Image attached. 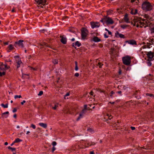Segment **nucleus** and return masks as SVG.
Returning a JSON list of instances; mask_svg holds the SVG:
<instances>
[{
	"instance_id": "f257e3e1",
	"label": "nucleus",
	"mask_w": 154,
	"mask_h": 154,
	"mask_svg": "<svg viewBox=\"0 0 154 154\" xmlns=\"http://www.w3.org/2000/svg\"><path fill=\"white\" fill-rule=\"evenodd\" d=\"M142 9L145 11H149L152 10V6L149 2H143L142 5Z\"/></svg>"
},
{
	"instance_id": "f03ea898",
	"label": "nucleus",
	"mask_w": 154,
	"mask_h": 154,
	"mask_svg": "<svg viewBox=\"0 0 154 154\" xmlns=\"http://www.w3.org/2000/svg\"><path fill=\"white\" fill-rule=\"evenodd\" d=\"M123 63L127 66L129 65L131 63V59L130 56H127L122 58Z\"/></svg>"
},
{
	"instance_id": "7ed1b4c3",
	"label": "nucleus",
	"mask_w": 154,
	"mask_h": 154,
	"mask_svg": "<svg viewBox=\"0 0 154 154\" xmlns=\"http://www.w3.org/2000/svg\"><path fill=\"white\" fill-rule=\"evenodd\" d=\"M104 22H105L107 25L112 24L114 23V21L110 17L105 16L103 18Z\"/></svg>"
},
{
	"instance_id": "20e7f679",
	"label": "nucleus",
	"mask_w": 154,
	"mask_h": 154,
	"mask_svg": "<svg viewBox=\"0 0 154 154\" xmlns=\"http://www.w3.org/2000/svg\"><path fill=\"white\" fill-rule=\"evenodd\" d=\"M23 40H20L18 41L15 42L14 44V46L16 48H17L18 47H23Z\"/></svg>"
},
{
	"instance_id": "39448f33",
	"label": "nucleus",
	"mask_w": 154,
	"mask_h": 154,
	"mask_svg": "<svg viewBox=\"0 0 154 154\" xmlns=\"http://www.w3.org/2000/svg\"><path fill=\"white\" fill-rule=\"evenodd\" d=\"M149 23L148 20L145 19H142V23L140 25V27L142 28L144 26V28H146L149 25Z\"/></svg>"
},
{
	"instance_id": "423d86ee",
	"label": "nucleus",
	"mask_w": 154,
	"mask_h": 154,
	"mask_svg": "<svg viewBox=\"0 0 154 154\" xmlns=\"http://www.w3.org/2000/svg\"><path fill=\"white\" fill-rule=\"evenodd\" d=\"M81 31L82 38L83 39H85L87 36L88 32V31L86 29L83 28L82 29Z\"/></svg>"
},
{
	"instance_id": "0eeeda50",
	"label": "nucleus",
	"mask_w": 154,
	"mask_h": 154,
	"mask_svg": "<svg viewBox=\"0 0 154 154\" xmlns=\"http://www.w3.org/2000/svg\"><path fill=\"white\" fill-rule=\"evenodd\" d=\"M146 55L148 57V60L151 61L154 56L153 53L151 51L147 52Z\"/></svg>"
},
{
	"instance_id": "6e6552de",
	"label": "nucleus",
	"mask_w": 154,
	"mask_h": 154,
	"mask_svg": "<svg viewBox=\"0 0 154 154\" xmlns=\"http://www.w3.org/2000/svg\"><path fill=\"white\" fill-rule=\"evenodd\" d=\"M91 24L92 28H97L99 27L100 24L99 22H91Z\"/></svg>"
},
{
	"instance_id": "1a4fd4ad",
	"label": "nucleus",
	"mask_w": 154,
	"mask_h": 154,
	"mask_svg": "<svg viewBox=\"0 0 154 154\" xmlns=\"http://www.w3.org/2000/svg\"><path fill=\"white\" fill-rule=\"evenodd\" d=\"M142 19L140 18L136 17L133 20L134 22L135 23H139L140 26L142 23Z\"/></svg>"
},
{
	"instance_id": "9d476101",
	"label": "nucleus",
	"mask_w": 154,
	"mask_h": 154,
	"mask_svg": "<svg viewBox=\"0 0 154 154\" xmlns=\"http://www.w3.org/2000/svg\"><path fill=\"white\" fill-rule=\"evenodd\" d=\"M60 37L61 38V42L63 44H66L67 42V38L66 36L64 35H60Z\"/></svg>"
},
{
	"instance_id": "9b49d317",
	"label": "nucleus",
	"mask_w": 154,
	"mask_h": 154,
	"mask_svg": "<svg viewBox=\"0 0 154 154\" xmlns=\"http://www.w3.org/2000/svg\"><path fill=\"white\" fill-rule=\"evenodd\" d=\"M87 112V109H83L82 111L80 113L79 116L78 118L77 119V120L78 121L81 118H82L84 114L85 113Z\"/></svg>"
},
{
	"instance_id": "f8f14e48",
	"label": "nucleus",
	"mask_w": 154,
	"mask_h": 154,
	"mask_svg": "<svg viewBox=\"0 0 154 154\" xmlns=\"http://www.w3.org/2000/svg\"><path fill=\"white\" fill-rule=\"evenodd\" d=\"M36 2L39 5H44L46 4V1L45 0H37Z\"/></svg>"
},
{
	"instance_id": "ddd939ff",
	"label": "nucleus",
	"mask_w": 154,
	"mask_h": 154,
	"mask_svg": "<svg viewBox=\"0 0 154 154\" xmlns=\"http://www.w3.org/2000/svg\"><path fill=\"white\" fill-rule=\"evenodd\" d=\"M115 35L117 38L120 37L121 38H125V35H124L120 33L118 31L115 33Z\"/></svg>"
},
{
	"instance_id": "4468645a",
	"label": "nucleus",
	"mask_w": 154,
	"mask_h": 154,
	"mask_svg": "<svg viewBox=\"0 0 154 154\" xmlns=\"http://www.w3.org/2000/svg\"><path fill=\"white\" fill-rule=\"evenodd\" d=\"M92 40L95 42H100L101 39L97 36H94Z\"/></svg>"
},
{
	"instance_id": "2eb2a0df",
	"label": "nucleus",
	"mask_w": 154,
	"mask_h": 154,
	"mask_svg": "<svg viewBox=\"0 0 154 154\" xmlns=\"http://www.w3.org/2000/svg\"><path fill=\"white\" fill-rule=\"evenodd\" d=\"M152 45V44L150 42L148 43L147 42L146 43V44L145 45L143 46V48H150L152 46H151L150 47V45Z\"/></svg>"
},
{
	"instance_id": "dca6fc26",
	"label": "nucleus",
	"mask_w": 154,
	"mask_h": 154,
	"mask_svg": "<svg viewBox=\"0 0 154 154\" xmlns=\"http://www.w3.org/2000/svg\"><path fill=\"white\" fill-rule=\"evenodd\" d=\"M126 42H128L129 44L132 45H136V42L134 40L127 41H126Z\"/></svg>"
},
{
	"instance_id": "f3484780",
	"label": "nucleus",
	"mask_w": 154,
	"mask_h": 154,
	"mask_svg": "<svg viewBox=\"0 0 154 154\" xmlns=\"http://www.w3.org/2000/svg\"><path fill=\"white\" fill-rule=\"evenodd\" d=\"M124 20L125 22L127 23H130V21L129 20V19L128 18V15L127 14L125 15L124 17Z\"/></svg>"
},
{
	"instance_id": "a211bd4d",
	"label": "nucleus",
	"mask_w": 154,
	"mask_h": 154,
	"mask_svg": "<svg viewBox=\"0 0 154 154\" xmlns=\"http://www.w3.org/2000/svg\"><path fill=\"white\" fill-rule=\"evenodd\" d=\"M81 43H80L79 41H76L75 44L74 43H72V46L74 47L75 45V46H77L78 47H80L81 45Z\"/></svg>"
},
{
	"instance_id": "6ab92c4d",
	"label": "nucleus",
	"mask_w": 154,
	"mask_h": 154,
	"mask_svg": "<svg viewBox=\"0 0 154 154\" xmlns=\"http://www.w3.org/2000/svg\"><path fill=\"white\" fill-rule=\"evenodd\" d=\"M9 113V112L8 111L4 112L2 114V116L3 118H6L8 117V115H7V116H5V115L8 114Z\"/></svg>"
},
{
	"instance_id": "aec40b11",
	"label": "nucleus",
	"mask_w": 154,
	"mask_h": 154,
	"mask_svg": "<svg viewBox=\"0 0 154 154\" xmlns=\"http://www.w3.org/2000/svg\"><path fill=\"white\" fill-rule=\"evenodd\" d=\"M38 124L40 126L44 128H46L47 127V125L45 123H39Z\"/></svg>"
},
{
	"instance_id": "412c9836",
	"label": "nucleus",
	"mask_w": 154,
	"mask_h": 154,
	"mask_svg": "<svg viewBox=\"0 0 154 154\" xmlns=\"http://www.w3.org/2000/svg\"><path fill=\"white\" fill-rule=\"evenodd\" d=\"M137 9H133L131 11V13L133 15H135L137 14Z\"/></svg>"
},
{
	"instance_id": "4be33fe9",
	"label": "nucleus",
	"mask_w": 154,
	"mask_h": 154,
	"mask_svg": "<svg viewBox=\"0 0 154 154\" xmlns=\"http://www.w3.org/2000/svg\"><path fill=\"white\" fill-rule=\"evenodd\" d=\"M129 26L128 25H122L121 26V27L123 29H125L126 28L128 27Z\"/></svg>"
},
{
	"instance_id": "5701e85b",
	"label": "nucleus",
	"mask_w": 154,
	"mask_h": 154,
	"mask_svg": "<svg viewBox=\"0 0 154 154\" xmlns=\"http://www.w3.org/2000/svg\"><path fill=\"white\" fill-rule=\"evenodd\" d=\"M8 48L10 50H13L14 48L13 47V45H12L11 44L8 46Z\"/></svg>"
},
{
	"instance_id": "b1692460",
	"label": "nucleus",
	"mask_w": 154,
	"mask_h": 154,
	"mask_svg": "<svg viewBox=\"0 0 154 154\" xmlns=\"http://www.w3.org/2000/svg\"><path fill=\"white\" fill-rule=\"evenodd\" d=\"M146 95L147 96H149L152 98H154V95L151 94L146 93Z\"/></svg>"
},
{
	"instance_id": "393cba45",
	"label": "nucleus",
	"mask_w": 154,
	"mask_h": 154,
	"mask_svg": "<svg viewBox=\"0 0 154 154\" xmlns=\"http://www.w3.org/2000/svg\"><path fill=\"white\" fill-rule=\"evenodd\" d=\"M22 141V140H20V139L17 138L14 141V143H18L21 141Z\"/></svg>"
},
{
	"instance_id": "a878e982",
	"label": "nucleus",
	"mask_w": 154,
	"mask_h": 154,
	"mask_svg": "<svg viewBox=\"0 0 154 154\" xmlns=\"http://www.w3.org/2000/svg\"><path fill=\"white\" fill-rule=\"evenodd\" d=\"M8 148L9 149H11L12 152H14L16 150V149L15 148H13L10 146H9Z\"/></svg>"
},
{
	"instance_id": "bb28decb",
	"label": "nucleus",
	"mask_w": 154,
	"mask_h": 154,
	"mask_svg": "<svg viewBox=\"0 0 154 154\" xmlns=\"http://www.w3.org/2000/svg\"><path fill=\"white\" fill-rule=\"evenodd\" d=\"M1 106L4 108H7L8 107V104H6L5 105H4V104L2 103L1 104Z\"/></svg>"
},
{
	"instance_id": "cd10ccee",
	"label": "nucleus",
	"mask_w": 154,
	"mask_h": 154,
	"mask_svg": "<svg viewBox=\"0 0 154 154\" xmlns=\"http://www.w3.org/2000/svg\"><path fill=\"white\" fill-rule=\"evenodd\" d=\"M53 62L54 64H57L58 63V60L56 59H55L53 60Z\"/></svg>"
},
{
	"instance_id": "c85d7f7f",
	"label": "nucleus",
	"mask_w": 154,
	"mask_h": 154,
	"mask_svg": "<svg viewBox=\"0 0 154 154\" xmlns=\"http://www.w3.org/2000/svg\"><path fill=\"white\" fill-rule=\"evenodd\" d=\"M103 65V64L99 62L97 64V66H99L100 68H101V66Z\"/></svg>"
},
{
	"instance_id": "c756f323",
	"label": "nucleus",
	"mask_w": 154,
	"mask_h": 154,
	"mask_svg": "<svg viewBox=\"0 0 154 154\" xmlns=\"http://www.w3.org/2000/svg\"><path fill=\"white\" fill-rule=\"evenodd\" d=\"M5 72H0V76H2L3 75H5Z\"/></svg>"
},
{
	"instance_id": "7c9ffc66",
	"label": "nucleus",
	"mask_w": 154,
	"mask_h": 154,
	"mask_svg": "<svg viewBox=\"0 0 154 154\" xmlns=\"http://www.w3.org/2000/svg\"><path fill=\"white\" fill-rule=\"evenodd\" d=\"M0 71H5V69L3 67H2V65H0Z\"/></svg>"
},
{
	"instance_id": "2f4dec72",
	"label": "nucleus",
	"mask_w": 154,
	"mask_h": 154,
	"mask_svg": "<svg viewBox=\"0 0 154 154\" xmlns=\"http://www.w3.org/2000/svg\"><path fill=\"white\" fill-rule=\"evenodd\" d=\"M21 97V96L20 95H16L14 96V98H15V99H16L17 98H20Z\"/></svg>"
},
{
	"instance_id": "473e14b6",
	"label": "nucleus",
	"mask_w": 154,
	"mask_h": 154,
	"mask_svg": "<svg viewBox=\"0 0 154 154\" xmlns=\"http://www.w3.org/2000/svg\"><path fill=\"white\" fill-rule=\"evenodd\" d=\"M87 130L88 131L91 133L93 132V130L91 128H89L87 129Z\"/></svg>"
},
{
	"instance_id": "72a5a7b5",
	"label": "nucleus",
	"mask_w": 154,
	"mask_h": 154,
	"mask_svg": "<svg viewBox=\"0 0 154 154\" xmlns=\"http://www.w3.org/2000/svg\"><path fill=\"white\" fill-rule=\"evenodd\" d=\"M31 127L33 129H35L36 128L35 126L33 124H31Z\"/></svg>"
},
{
	"instance_id": "f704fd0d",
	"label": "nucleus",
	"mask_w": 154,
	"mask_h": 154,
	"mask_svg": "<svg viewBox=\"0 0 154 154\" xmlns=\"http://www.w3.org/2000/svg\"><path fill=\"white\" fill-rule=\"evenodd\" d=\"M150 61H148H148L147 63L148 65L149 66H151L152 64V63L150 62Z\"/></svg>"
},
{
	"instance_id": "c9c22d12",
	"label": "nucleus",
	"mask_w": 154,
	"mask_h": 154,
	"mask_svg": "<svg viewBox=\"0 0 154 154\" xmlns=\"http://www.w3.org/2000/svg\"><path fill=\"white\" fill-rule=\"evenodd\" d=\"M4 66L5 67L4 68L5 69V71L8 69V67L7 66V64L4 65Z\"/></svg>"
},
{
	"instance_id": "e433bc0d",
	"label": "nucleus",
	"mask_w": 154,
	"mask_h": 154,
	"mask_svg": "<svg viewBox=\"0 0 154 154\" xmlns=\"http://www.w3.org/2000/svg\"><path fill=\"white\" fill-rule=\"evenodd\" d=\"M43 94V92L42 91H41L39 92V93L38 94V96H41Z\"/></svg>"
},
{
	"instance_id": "4c0bfd02",
	"label": "nucleus",
	"mask_w": 154,
	"mask_h": 154,
	"mask_svg": "<svg viewBox=\"0 0 154 154\" xmlns=\"http://www.w3.org/2000/svg\"><path fill=\"white\" fill-rule=\"evenodd\" d=\"M113 11L112 10H110L108 11L107 13L108 14H109L112 13Z\"/></svg>"
},
{
	"instance_id": "58836bf2",
	"label": "nucleus",
	"mask_w": 154,
	"mask_h": 154,
	"mask_svg": "<svg viewBox=\"0 0 154 154\" xmlns=\"http://www.w3.org/2000/svg\"><path fill=\"white\" fill-rule=\"evenodd\" d=\"M57 144V143L55 141H53L52 143V145L54 146H56Z\"/></svg>"
},
{
	"instance_id": "ea45409f",
	"label": "nucleus",
	"mask_w": 154,
	"mask_h": 154,
	"mask_svg": "<svg viewBox=\"0 0 154 154\" xmlns=\"http://www.w3.org/2000/svg\"><path fill=\"white\" fill-rule=\"evenodd\" d=\"M44 45L48 47V46L45 42H44V43L42 44V46Z\"/></svg>"
},
{
	"instance_id": "a19ab883",
	"label": "nucleus",
	"mask_w": 154,
	"mask_h": 154,
	"mask_svg": "<svg viewBox=\"0 0 154 154\" xmlns=\"http://www.w3.org/2000/svg\"><path fill=\"white\" fill-rule=\"evenodd\" d=\"M137 1V2H136V3H137L138 2V0H131V2L132 3H133V2H134L135 1Z\"/></svg>"
},
{
	"instance_id": "79ce46f5",
	"label": "nucleus",
	"mask_w": 154,
	"mask_h": 154,
	"mask_svg": "<svg viewBox=\"0 0 154 154\" xmlns=\"http://www.w3.org/2000/svg\"><path fill=\"white\" fill-rule=\"evenodd\" d=\"M21 63L22 62L20 60H19L17 62V64L20 65Z\"/></svg>"
},
{
	"instance_id": "37998d69",
	"label": "nucleus",
	"mask_w": 154,
	"mask_h": 154,
	"mask_svg": "<svg viewBox=\"0 0 154 154\" xmlns=\"http://www.w3.org/2000/svg\"><path fill=\"white\" fill-rule=\"evenodd\" d=\"M56 149V148L54 146L52 149V152H53Z\"/></svg>"
},
{
	"instance_id": "c03bdc74",
	"label": "nucleus",
	"mask_w": 154,
	"mask_h": 154,
	"mask_svg": "<svg viewBox=\"0 0 154 154\" xmlns=\"http://www.w3.org/2000/svg\"><path fill=\"white\" fill-rule=\"evenodd\" d=\"M131 128L132 130H134L135 129V127L131 126Z\"/></svg>"
},
{
	"instance_id": "a18cd8bd",
	"label": "nucleus",
	"mask_w": 154,
	"mask_h": 154,
	"mask_svg": "<svg viewBox=\"0 0 154 154\" xmlns=\"http://www.w3.org/2000/svg\"><path fill=\"white\" fill-rule=\"evenodd\" d=\"M30 69H31L33 70H35L36 69L35 68H33L32 67H30Z\"/></svg>"
},
{
	"instance_id": "49530a36",
	"label": "nucleus",
	"mask_w": 154,
	"mask_h": 154,
	"mask_svg": "<svg viewBox=\"0 0 154 154\" xmlns=\"http://www.w3.org/2000/svg\"><path fill=\"white\" fill-rule=\"evenodd\" d=\"M57 105H55V106L54 107H53V108L54 109H56L57 108Z\"/></svg>"
},
{
	"instance_id": "de8ad7c7",
	"label": "nucleus",
	"mask_w": 154,
	"mask_h": 154,
	"mask_svg": "<svg viewBox=\"0 0 154 154\" xmlns=\"http://www.w3.org/2000/svg\"><path fill=\"white\" fill-rule=\"evenodd\" d=\"M79 73H76L75 74V75L76 77H78L79 76Z\"/></svg>"
},
{
	"instance_id": "09e8293b",
	"label": "nucleus",
	"mask_w": 154,
	"mask_h": 154,
	"mask_svg": "<svg viewBox=\"0 0 154 154\" xmlns=\"http://www.w3.org/2000/svg\"><path fill=\"white\" fill-rule=\"evenodd\" d=\"M78 69V66H75V70L76 71H77Z\"/></svg>"
},
{
	"instance_id": "8fccbe9b",
	"label": "nucleus",
	"mask_w": 154,
	"mask_h": 154,
	"mask_svg": "<svg viewBox=\"0 0 154 154\" xmlns=\"http://www.w3.org/2000/svg\"><path fill=\"white\" fill-rule=\"evenodd\" d=\"M117 93L118 94H120V95L121 96L122 95L121 94H122V91H119L117 92Z\"/></svg>"
},
{
	"instance_id": "3c124183",
	"label": "nucleus",
	"mask_w": 154,
	"mask_h": 154,
	"mask_svg": "<svg viewBox=\"0 0 154 154\" xmlns=\"http://www.w3.org/2000/svg\"><path fill=\"white\" fill-rule=\"evenodd\" d=\"M26 102V101L25 100H23V101L21 103V104H22V105H23L24 104V103H25Z\"/></svg>"
},
{
	"instance_id": "603ef678",
	"label": "nucleus",
	"mask_w": 154,
	"mask_h": 154,
	"mask_svg": "<svg viewBox=\"0 0 154 154\" xmlns=\"http://www.w3.org/2000/svg\"><path fill=\"white\" fill-rule=\"evenodd\" d=\"M69 93H66V94L65 95V96H64V98H65L66 97V96H69Z\"/></svg>"
},
{
	"instance_id": "864d4df0",
	"label": "nucleus",
	"mask_w": 154,
	"mask_h": 154,
	"mask_svg": "<svg viewBox=\"0 0 154 154\" xmlns=\"http://www.w3.org/2000/svg\"><path fill=\"white\" fill-rule=\"evenodd\" d=\"M17 110L16 109V108H14L13 109V112H16L17 111Z\"/></svg>"
},
{
	"instance_id": "5fc2aeb1",
	"label": "nucleus",
	"mask_w": 154,
	"mask_h": 154,
	"mask_svg": "<svg viewBox=\"0 0 154 154\" xmlns=\"http://www.w3.org/2000/svg\"><path fill=\"white\" fill-rule=\"evenodd\" d=\"M107 116L108 117V118H109V119H111V118H112V117H110L111 116H109V114H107Z\"/></svg>"
},
{
	"instance_id": "6e6d98bb",
	"label": "nucleus",
	"mask_w": 154,
	"mask_h": 154,
	"mask_svg": "<svg viewBox=\"0 0 154 154\" xmlns=\"http://www.w3.org/2000/svg\"><path fill=\"white\" fill-rule=\"evenodd\" d=\"M104 37L106 38H108V36L106 35V34H104Z\"/></svg>"
},
{
	"instance_id": "4d7b16f0",
	"label": "nucleus",
	"mask_w": 154,
	"mask_h": 154,
	"mask_svg": "<svg viewBox=\"0 0 154 154\" xmlns=\"http://www.w3.org/2000/svg\"><path fill=\"white\" fill-rule=\"evenodd\" d=\"M151 31H152V32H154V26L152 28Z\"/></svg>"
},
{
	"instance_id": "13d9d810",
	"label": "nucleus",
	"mask_w": 154,
	"mask_h": 154,
	"mask_svg": "<svg viewBox=\"0 0 154 154\" xmlns=\"http://www.w3.org/2000/svg\"><path fill=\"white\" fill-rule=\"evenodd\" d=\"M69 31L70 32H73L74 33V31L72 30L71 29H69Z\"/></svg>"
},
{
	"instance_id": "bf43d9fd",
	"label": "nucleus",
	"mask_w": 154,
	"mask_h": 154,
	"mask_svg": "<svg viewBox=\"0 0 154 154\" xmlns=\"http://www.w3.org/2000/svg\"><path fill=\"white\" fill-rule=\"evenodd\" d=\"M139 24H140L139 23L136 24V26L137 27H139Z\"/></svg>"
},
{
	"instance_id": "052dcab7",
	"label": "nucleus",
	"mask_w": 154,
	"mask_h": 154,
	"mask_svg": "<svg viewBox=\"0 0 154 154\" xmlns=\"http://www.w3.org/2000/svg\"><path fill=\"white\" fill-rule=\"evenodd\" d=\"M153 42H154V38H153L152 40H151V42L152 43Z\"/></svg>"
},
{
	"instance_id": "680f3d73",
	"label": "nucleus",
	"mask_w": 154,
	"mask_h": 154,
	"mask_svg": "<svg viewBox=\"0 0 154 154\" xmlns=\"http://www.w3.org/2000/svg\"><path fill=\"white\" fill-rule=\"evenodd\" d=\"M108 34H109V35H111V34H112V33L111 32H110V31H108Z\"/></svg>"
},
{
	"instance_id": "e2e57ef3",
	"label": "nucleus",
	"mask_w": 154,
	"mask_h": 154,
	"mask_svg": "<svg viewBox=\"0 0 154 154\" xmlns=\"http://www.w3.org/2000/svg\"><path fill=\"white\" fill-rule=\"evenodd\" d=\"M103 21H104V20H103V19H102L101 20H100V21L101 22H103Z\"/></svg>"
},
{
	"instance_id": "0e129e2a",
	"label": "nucleus",
	"mask_w": 154,
	"mask_h": 154,
	"mask_svg": "<svg viewBox=\"0 0 154 154\" xmlns=\"http://www.w3.org/2000/svg\"><path fill=\"white\" fill-rule=\"evenodd\" d=\"M0 65H2V67H3V66H4V64H3L2 63H0Z\"/></svg>"
},
{
	"instance_id": "69168bd1",
	"label": "nucleus",
	"mask_w": 154,
	"mask_h": 154,
	"mask_svg": "<svg viewBox=\"0 0 154 154\" xmlns=\"http://www.w3.org/2000/svg\"><path fill=\"white\" fill-rule=\"evenodd\" d=\"M71 40L73 42L75 41V39L74 38H72Z\"/></svg>"
},
{
	"instance_id": "338daca9",
	"label": "nucleus",
	"mask_w": 154,
	"mask_h": 154,
	"mask_svg": "<svg viewBox=\"0 0 154 154\" xmlns=\"http://www.w3.org/2000/svg\"><path fill=\"white\" fill-rule=\"evenodd\" d=\"M4 44L5 45H8V42H5Z\"/></svg>"
},
{
	"instance_id": "774afa93",
	"label": "nucleus",
	"mask_w": 154,
	"mask_h": 154,
	"mask_svg": "<svg viewBox=\"0 0 154 154\" xmlns=\"http://www.w3.org/2000/svg\"><path fill=\"white\" fill-rule=\"evenodd\" d=\"M93 92L92 91H91V92H90V94L91 95H93Z\"/></svg>"
}]
</instances>
